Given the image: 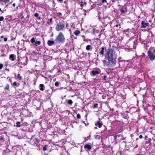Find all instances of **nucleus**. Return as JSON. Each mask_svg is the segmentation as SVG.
<instances>
[{
  "mask_svg": "<svg viewBox=\"0 0 155 155\" xmlns=\"http://www.w3.org/2000/svg\"><path fill=\"white\" fill-rule=\"evenodd\" d=\"M114 59H106L103 61V64L105 67L114 65L115 63Z\"/></svg>",
  "mask_w": 155,
  "mask_h": 155,
  "instance_id": "f257e3e1",
  "label": "nucleus"
},
{
  "mask_svg": "<svg viewBox=\"0 0 155 155\" xmlns=\"http://www.w3.org/2000/svg\"><path fill=\"white\" fill-rule=\"evenodd\" d=\"M65 41V38L64 37L63 33L60 32L58 34L54 41L55 42L58 43H63Z\"/></svg>",
  "mask_w": 155,
  "mask_h": 155,
  "instance_id": "f03ea898",
  "label": "nucleus"
},
{
  "mask_svg": "<svg viewBox=\"0 0 155 155\" xmlns=\"http://www.w3.org/2000/svg\"><path fill=\"white\" fill-rule=\"evenodd\" d=\"M107 58H113V50L112 49L109 48L107 50Z\"/></svg>",
  "mask_w": 155,
  "mask_h": 155,
  "instance_id": "7ed1b4c3",
  "label": "nucleus"
},
{
  "mask_svg": "<svg viewBox=\"0 0 155 155\" xmlns=\"http://www.w3.org/2000/svg\"><path fill=\"white\" fill-rule=\"evenodd\" d=\"M64 27L65 25L62 23H58L55 27V29L57 31L62 30Z\"/></svg>",
  "mask_w": 155,
  "mask_h": 155,
  "instance_id": "20e7f679",
  "label": "nucleus"
},
{
  "mask_svg": "<svg viewBox=\"0 0 155 155\" xmlns=\"http://www.w3.org/2000/svg\"><path fill=\"white\" fill-rule=\"evenodd\" d=\"M154 50L155 48H150L147 53L150 58H155V56L153 54Z\"/></svg>",
  "mask_w": 155,
  "mask_h": 155,
  "instance_id": "39448f33",
  "label": "nucleus"
},
{
  "mask_svg": "<svg viewBox=\"0 0 155 155\" xmlns=\"http://www.w3.org/2000/svg\"><path fill=\"white\" fill-rule=\"evenodd\" d=\"M106 50V47H102L100 49L99 54L101 57L104 56L106 55L104 52Z\"/></svg>",
  "mask_w": 155,
  "mask_h": 155,
  "instance_id": "423d86ee",
  "label": "nucleus"
},
{
  "mask_svg": "<svg viewBox=\"0 0 155 155\" xmlns=\"http://www.w3.org/2000/svg\"><path fill=\"white\" fill-rule=\"evenodd\" d=\"M141 24L142 25L141 28H145L149 24L148 23L145 22L144 21H141Z\"/></svg>",
  "mask_w": 155,
  "mask_h": 155,
  "instance_id": "0eeeda50",
  "label": "nucleus"
},
{
  "mask_svg": "<svg viewBox=\"0 0 155 155\" xmlns=\"http://www.w3.org/2000/svg\"><path fill=\"white\" fill-rule=\"evenodd\" d=\"M54 43V41H53L49 40L48 41V44L49 46H51Z\"/></svg>",
  "mask_w": 155,
  "mask_h": 155,
  "instance_id": "6e6552de",
  "label": "nucleus"
},
{
  "mask_svg": "<svg viewBox=\"0 0 155 155\" xmlns=\"http://www.w3.org/2000/svg\"><path fill=\"white\" fill-rule=\"evenodd\" d=\"M91 72L93 75H95L96 74H99L98 71H91Z\"/></svg>",
  "mask_w": 155,
  "mask_h": 155,
  "instance_id": "1a4fd4ad",
  "label": "nucleus"
},
{
  "mask_svg": "<svg viewBox=\"0 0 155 155\" xmlns=\"http://www.w3.org/2000/svg\"><path fill=\"white\" fill-rule=\"evenodd\" d=\"M84 148H87L89 150H91V146L88 144H86L84 146Z\"/></svg>",
  "mask_w": 155,
  "mask_h": 155,
  "instance_id": "9d476101",
  "label": "nucleus"
},
{
  "mask_svg": "<svg viewBox=\"0 0 155 155\" xmlns=\"http://www.w3.org/2000/svg\"><path fill=\"white\" fill-rule=\"evenodd\" d=\"M102 125V124L101 123H100L99 121H98L97 122V123H96L95 124V125L96 126H98L99 128L101 127Z\"/></svg>",
  "mask_w": 155,
  "mask_h": 155,
  "instance_id": "9b49d317",
  "label": "nucleus"
},
{
  "mask_svg": "<svg viewBox=\"0 0 155 155\" xmlns=\"http://www.w3.org/2000/svg\"><path fill=\"white\" fill-rule=\"evenodd\" d=\"M39 87H40V90L43 91L44 90V85L43 84H40Z\"/></svg>",
  "mask_w": 155,
  "mask_h": 155,
  "instance_id": "f8f14e48",
  "label": "nucleus"
},
{
  "mask_svg": "<svg viewBox=\"0 0 155 155\" xmlns=\"http://www.w3.org/2000/svg\"><path fill=\"white\" fill-rule=\"evenodd\" d=\"M10 0H0V2H3L5 3L8 2Z\"/></svg>",
  "mask_w": 155,
  "mask_h": 155,
  "instance_id": "ddd939ff",
  "label": "nucleus"
},
{
  "mask_svg": "<svg viewBox=\"0 0 155 155\" xmlns=\"http://www.w3.org/2000/svg\"><path fill=\"white\" fill-rule=\"evenodd\" d=\"M80 31H77V30H76V31H75L74 32V34L76 35V36H77L78 35L80 34Z\"/></svg>",
  "mask_w": 155,
  "mask_h": 155,
  "instance_id": "4468645a",
  "label": "nucleus"
},
{
  "mask_svg": "<svg viewBox=\"0 0 155 155\" xmlns=\"http://www.w3.org/2000/svg\"><path fill=\"white\" fill-rule=\"evenodd\" d=\"M41 42L39 41H37L35 43V45L36 46L39 45L41 44Z\"/></svg>",
  "mask_w": 155,
  "mask_h": 155,
  "instance_id": "2eb2a0df",
  "label": "nucleus"
},
{
  "mask_svg": "<svg viewBox=\"0 0 155 155\" xmlns=\"http://www.w3.org/2000/svg\"><path fill=\"white\" fill-rule=\"evenodd\" d=\"M22 77L20 74H18L17 75V79L19 80H21L22 79Z\"/></svg>",
  "mask_w": 155,
  "mask_h": 155,
  "instance_id": "dca6fc26",
  "label": "nucleus"
},
{
  "mask_svg": "<svg viewBox=\"0 0 155 155\" xmlns=\"http://www.w3.org/2000/svg\"><path fill=\"white\" fill-rule=\"evenodd\" d=\"M4 141V138L2 136H0V142L3 143Z\"/></svg>",
  "mask_w": 155,
  "mask_h": 155,
  "instance_id": "f3484780",
  "label": "nucleus"
},
{
  "mask_svg": "<svg viewBox=\"0 0 155 155\" xmlns=\"http://www.w3.org/2000/svg\"><path fill=\"white\" fill-rule=\"evenodd\" d=\"M94 138L95 139L98 140H100V136L99 135H95Z\"/></svg>",
  "mask_w": 155,
  "mask_h": 155,
  "instance_id": "a211bd4d",
  "label": "nucleus"
},
{
  "mask_svg": "<svg viewBox=\"0 0 155 155\" xmlns=\"http://www.w3.org/2000/svg\"><path fill=\"white\" fill-rule=\"evenodd\" d=\"M20 124H21V123H20V122H19V121L17 122L16 123V127H20Z\"/></svg>",
  "mask_w": 155,
  "mask_h": 155,
  "instance_id": "6ab92c4d",
  "label": "nucleus"
},
{
  "mask_svg": "<svg viewBox=\"0 0 155 155\" xmlns=\"http://www.w3.org/2000/svg\"><path fill=\"white\" fill-rule=\"evenodd\" d=\"M68 103L69 104H72L73 103V101L71 100H69L68 101Z\"/></svg>",
  "mask_w": 155,
  "mask_h": 155,
  "instance_id": "aec40b11",
  "label": "nucleus"
},
{
  "mask_svg": "<svg viewBox=\"0 0 155 155\" xmlns=\"http://www.w3.org/2000/svg\"><path fill=\"white\" fill-rule=\"evenodd\" d=\"M91 46L90 45H88L86 47V49L87 50H89L91 48Z\"/></svg>",
  "mask_w": 155,
  "mask_h": 155,
  "instance_id": "412c9836",
  "label": "nucleus"
},
{
  "mask_svg": "<svg viewBox=\"0 0 155 155\" xmlns=\"http://www.w3.org/2000/svg\"><path fill=\"white\" fill-rule=\"evenodd\" d=\"M31 42L32 43H34L35 41V39L34 38H32L31 39Z\"/></svg>",
  "mask_w": 155,
  "mask_h": 155,
  "instance_id": "4be33fe9",
  "label": "nucleus"
},
{
  "mask_svg": "<svg viewBox=\"0 0 155 155\" xmlns=\"http://www.w3.org/2000/svg\"><path fill=\"white\" fill-rule=\"evenodd\" d=\"M13 85L15 86H19V84L18 83V84L16 82H13Z\"/></svg>",
  "mask_w": 155,
  "mask_h": 155,
  "instance_id": "5701e85b",
  "label": "nucleus"
},
{
  "mask_svg": "<svg viewBox=\"0 0 155 155\" xmlns=\"http://www.w3.org/2000/svg\"><path fill=\"white\" fill-rule=\"evenodd\" d=\"M9 88V85L8 84H7L5 87V89L8 90Z\"/></svg>",
  "mask_w": 155,
  "mask_h": 155,
  "instance_id": "b1692460",
  "label": "nucleus"
},
{
  "mask_svg": "<svg viewBox=\"0 0 155 155\" xmlns=\"http://www.w3.org/2000/svg\"><path fill=\"white\" fill-rule=\"evenodd\" d=\"M98 105V104L97 103L94 104V105L93 106V108H94V109L96 108V107H97Z\"/></svg>",
  "mask_w": 155,
  "mask_h": 155,
  "instance_id": "393cba45",
  "label": "nucleus"
},
{
  "mask_svg": "<svg viewBox=\"0 0 155 155\" xmlns=\"http://www.w3.org/2000/svg\"><path fill=\"white\" fill-rule=\"evenodd\" d=\"M120 12H121V14L123 13L124 14L126 13V12H125L122 8H121V9Z\"/></svg>",
  "mask_w": 155,
  "mask_h": 155,
  "instance_id": "a878e982",
  "label": "nucleus"
},
{
  "mask_svg": "<svg viewBox=\"0 0 155 155\" xmlns=\"http://www.w3.org/2000/svg\"><path fill=\"white\" fill-rule=\"evenodd\" d=\"M15 55L14 54H12L10 55L9 58H14L15 57Z\"/></svg>",
  "mask_w": 155,
  "mask_h": 155,
  "instance_id": "bb28decb",
  "label": "nucleus"
},
{
  "mask_svg": "<svg viewBox=\"0 0 155 155\" xmlns=\"http://www.w3.org/2000/svg\"><path fill=\"white\" fill-rule=\"evenodd\" d=\"M151 140V139H150L149 140H148V141H146L145 142V143L147 144H148L150 143V141Z\"/></svg>",
  "mask_w": 155,
  "mask_h": 155,
  "instance_id": "cd10ccee",
  "label": "nucleus"
},
{
  "mask_svg": "<svg viewBox=\"0 0 155 155\" xmlns=\"http://www.w3.org/2000/svg\"><path fill=\"white\" fill-rule=\"evenodd\" d=\"M86 4V2H84V3H83L82 2H81L80 5L81 7H83L84 5H85Z\"/></svg>",
  "mask_w": 155,
  "mask_h": 155,
  "instance_id": "c85d7f7f",
  "label": "nucleus"
},
{
  "mask_svg": "<svg viewBox=\"0 0 155 155\" xmlns=\"http://www.w3.org/2000/svg\"><path fill=\"white\" fill-rule=\"evenodd\" d=\"M46 146H47L46 145H45L43 148V150H44V151H45L47 150V147H46Z\"/></svg>",
  "mask_w": 155,
  "mask_h": 155,
  "instance_id": "c756f323",
  "label": "nucleus"
},
{
  "mask_svg": "<svg viewBox=\"0 0 155 155\" xmlns=\"http://www.w3.org/2000/svg\"><path fill=\"white\" fill-rule=\"evenodd\" d=\"M59 85V83L58 82H56L55 83V85L56 87H58Z\"/></svg>",
  "mask_w": 155,
  "mask_h": 155,
  "instance_id": "7c9ffc66",
  "label": "nucleus"
},
{
  "mask_svg": "<svg viewBox=\"0 0 155 155\" xmlns=\"http://www.w3.org/2000/svg\"><path fill=\"white\" fill-rule=\"evenodd\" d=\"M4 19V17L3 16H0V21H2Z\"/></svg>",
  "mask_w": 155,
  "mask_h": 155,
  "instance_id": "2f4dec72",
  "label": "nucleus"
},
{
  "mask_svg": "<svg viewBox=\"0 0 155 155\" xmlns=\"http://www.w3.org/2000/svg\"><path fill=\"white\" fill-rule=\"evenodd\" d=\"M77 117L78 118L80 119L81 117V115L79 114H78L77 115Z\"/></svg>",
  "mask_w": 155,
  "mask_h": 155,
  "instance_id": "473e14b6",
  "label": "nucleus"
},
{
  "mask_svg": "<svg viewBox=\"0 0 155 155\" xmlns=\"http://www.w3.org/2000/svg\"><path fill=\"white\" fill-rule=\"evenodd\" d=\"M38 14L37 13H35L34 14V16L35 17H38Z\"/></svg>",
  "mask_w": 155,
  "mask_h": 155,
  "instance_id": "72a5a7b5",
  "label": "nucleus"
},
{
  "mask_svg": "<svg viewBox=\"0 0 155 155\" xmlns=\"http://www.w3.org/2000/svg\"><path fill=\"white\" fill-rule=\"evenodd\" d=\"M107 78V76L104 75L103 77V80H106Z\"/></svg>",
  "mask_w": 155,
  "mask_h": 155,
  "instance_id": "f704fd0d",
  "label": "nucleus"
},
{
  "mask_svg": "<svg viewBox=\"0 0 155 155\" xmlns=\"http://www.w3.org/2000/svg\"><path fill=\"white\" fill-rule=\"evenodd\" d=\"M3 67V65L2 64H0V70L2 69Z\"/></svg>",
  "mask_w": 155,
  "mask_h": 155,
  "instance_id": "c9c22d12",
  "label": "nucleus"
},
{
  "mask_svg": "<svg viewBox=\"0 0 155 155\" xmlns=\"http://www.w3.org/2000/svg\"><path fill=\"white\" fill-rule=\"evenodd\" d=\"M8 40V38H4V41H7Z\"/></svg>",
  "mask_w": 155,
  "mask_h": 155,
  "instance_id": "e433bc0d",
  "label": "nucleus"
},
{
  "mask_svg": "<svg viewBox=\"0 0 155 155\" xmlns=\"http://www.w3.org/2000/svg\"><path fill=\"white\" fill-rule=\"evenodd\" d=\"M102 1V2L104 3L107 0H101Z\"/></svg>",
  "mask_w": 155,
  "mask_h": 155,
  "instance_id": "4c0bfd02",
  "label": "nucleus"
},
{
  "mask_svg": "<svg viewBox=\"0 0 155 155\" xmlns=\"http://www.w3.org/2000/svg\"><path fill=\"white\" fill-rule=\"evenodd\" d=\"M143 137V136L142 135H140L139 136V138H142Z\"/></svg>",
  "mask_w": 155,
  "mask_h": 155,
  "instance_id": "58836bf2",
  "label": "nucleus"
},
{
  "mask_svg": "<svg viewBox=\"0 0 155 155\" xmlns=\"http://www.w3.org/2000/svg\"><path fill=\"white\" fill-rule=\"evenodd\" d=\"M12 5L13 6L15 7V3L13 4Z\"/></svg>",
  "mask_w": 155,
  "mask_h": 155,
  "instance_id": "ea45409f",
  "label": "nucleus"
},
{
  "mask_svg": "<svg viewBox=\"0 0 155 155\" xmlns=\"http://www.w3.org/2000/svg\"><path fill=\"white\" fill-rule=\"evenodd\" d=\"M58 14H59L60 15H62V13H61V12H59V13H58Z\"/></svg>",
  "mask_w": 155,
  "mask_h": 155,
  "instance_id": "a19ab883",
  "label": "nucleus"
},
{
  "mask_svg": "<svg viewBox=\"0 0 155 155\" xmlns=\"http://www.w3.org/2000/svg\"><path fill=\"white\" fill-rule=\"evenodd\" d=\"M147 136H146L145 137V140H147Z\"/></svg>",
  "mask_w": 155,
  "mask_h": 155,
  "instance_id": "79ce46f5",
  "label": "nucleus"
},
{
  "mask_svg": "<svg viewBox=\"0 0 155 155\" xmlns=\"http://www.w3.org/2000/svg\"><path fill=\"white\" fill-rule=\"evenodd\" d=\"M115 26L116 27H117L118 26V25H116Z\"/></svg>",
  "mask_w": 155,
  "mask_h": 155,
  "instance_id": "37998d69",
  "label": "nucleus"
},
{
  "mask_svg": "<svg viewBox=\"0 0 155 155\" xmlns=\"http://www.w3.org/2000/svg\"><path fill=\"white\" fill-rule=\"evenodd\" d=\"M3 37H4V36H2L1 37V38H3Z\"/></svg>",
  "mask_w": 155,
  "mask_h": 155,
  "instance_id": "c03bdc74",
  "label": "nucleus"
},
{
  "mask_svg": "<svg viewBox=\"0 0 155 155\" xmlns=\"http://www.w3.org/2000/svg\"><path fill=\"white\" fill-rule=\"evenodd\" d=\"M154 59H150V60L152 61H153Z\"/></svg>",
  "mask_w": 155,
  "mask_h": 155,
  "instance_id": "a18cd8bd",
  "label": "nucleus"
},
{
  "mask_svg": "<svg viewBox=\"0 0 155 155\" xmlns=\"http://www.w3.org/2000/svg\"><path fill=\"white\" fill-rule=\"evenodd\" d=\"M63 0H59V1L60 2H62L63 1Z\"/></svg>",
  "mask_w": 155,
  "mask_h": 155,
  "instance_id": "49530a36",
  "label": "nucleus"
},
{
  "mask_svg": "<svg viewBox=\"0 0 155 155\" xmlns=\"http://www.w3.org/2000/svg\"><path fill=\"white\" fill-rule=\"evenodd\" d=\"M12 59V61H14V60H15V59Z\"/></svg>",
  "mask_w": 155,
  "mask_h": 155,
  "instance_id": "de8ad7c7",
  "label": "nucleus"
},
{
  "mask_svg": "<svg viewBox=\"0 0 155 155\" xmlns=\"http://www.w3.org/2000/svg\"><path fill=\"white\" fill-rule=\"evenodd\" d=\"M95 129H97V127H95Z\"/></svg>",
  "mask_w": 155,
  "mask_h": 155,
  "instance_id": "09e8293b",
  "label": "nucleus"
},
{
  "mask_svg": "<svg viewBox=\"0 0 155 155\" xmlns=\"http://www.w3.org/2000/svg\"><path fill=\"white\" fill-rule=\"evenodd\" d=\"M52 19L51 18L50 19V21H51V20H52Z\"/></svg>",
  "mask_w": 155,
  "mask_h": 155,
  "instance_id": "8fccbe9b",
  "label": "nucleus"
},
{
  "mask_svg": "<svg viewBox=\"0 0 155 155\" xmlns=\"http://www.w3.org/2000/svg\"><path fill=\"white\" fill-rule=\"evenodd\" d=\"M23 18H24L23 17H21V19H22Z\"/></svg>",
  "mask_w": 155,
  "mask_h": 155,
  "instance_id": "3c124183",
  "label": "nucleus"
},
{
  "mask_svg": "<svg viewBox=\"0 0 155 155\" xmlns=\"http://www.w3.org/2000/svg\"><path fill=\"white\" fill-rule=\"evenodd\" d=\"M1 11V8H0V11Z\"/></svg>",
  "mask_w": 155,
  "mask_h": 155,
  "instance_id": "603ef678",
  "label": "nucleus"
},
{
  "mask_svg": "<svg viewBox=\"0 0 155 155\" xmlns=\"http://www.w3.org/2000/svg\"><path fill=\"white\" fill-rule=\"evenodd\" d=\"M154 20L155 21V18H154Z\"/></svg>",
  "mask_w": 155,
  "mask_h": 155,
  "instance_id": "864d4df0",
  "label": "nucleus"
},
{
  "mask_svg": "<svg viewBox=\"0 0 155 155\" xmlns=\"http://www.w3.org/2000/svg\"><path fill=\"white\" fill-rule=\"evenodd\" d=\"M154 138H155V136Z\"/></svg>",
  "mask_w": 155,
  "mask_h": 155,
  "instance_id": "5fc2aeb1",
  "label": "nucleus"
}]
</instances>
